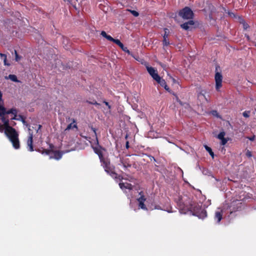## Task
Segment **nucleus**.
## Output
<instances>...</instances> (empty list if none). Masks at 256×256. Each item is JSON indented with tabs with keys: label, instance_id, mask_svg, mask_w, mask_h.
Instances as JSON below:
<instances>
[{
	"label": "nucleus",
	"instance_id": "obj_1",
	"mask_svg": "<svg viewBox=\"0 0 256 256\" xmlns=\"http://www.w3.org/2000/svg\"><path fill=\"white\" fill-rule=\"evenodd\" d=\"M17 113L16 108L6 110V109L0 104V118L4 123V133L15 149H18L20 148L18 134L14 128L10 126L9 119L21 120L19 116H17Z\"/></svg>",
	"mask_w": 256,
	"mask_h": 256
},
{
	"label": "nucleus",
	"instance_id": "obj_2",
	"mask_svg": "<svg viewBox=\"0 0 256 256\" xmlns=\"http://www.w3.org/2000/svg\"><path fill=\"white\" fill-rule=\"evenodd\" d=\"M186 210L192 212V214L197 216L200 218H204L207 216L206 210L201 209L198 204H190L186 206Z\"/></svg>",
	"mask_w": 256,
	"mask_h": 256
},
{
	"label": "nucleus",
	"instance_id": "obj_3",
	"mask_svg": "<svg viewBox=\"0 0 256 256\" xmlns=\"http://www.w3.org/2000/svg\"><path fill=\"white\" fill-rule=\"evenodd\" d=\"M98 156L102 162V166L104 168L105 171L112 177L116 178L117 174L114 172V167L110 165V160L104 158L102 154H98Z\"/></svg>",
	"mask_w": 256,
	"mask_h": 256
},
{
	"label": "nucleus",
	"instance_id": "obj_4",
	"mask_svg": "<svg viewBox=\"0 0 256 256\" xmlns=\"http://www.w3.org/2000/svg\"><path fill=\"white\" fill-rule=\"evenodd\" d=\"M179 15L184 19H191L193 18L194 13L188 7H186L179 12Z\"/></svg>",
	"mask_w": 256,
	"mask_h": 256
},
{
	"label": "nucleus",
	"instance_id": "obj_5",
	"mask_svg": "<svg viewBox=\"0 0 256 256\" xmlns=\"http://www.w3.org/2000/svg\"><path fill=\"white\" fill-rule=\"evenodd\" d=\"M214 79L216 82V90L218 91L222 86V74L219 72H216Z\"/></svg>",
	"mask_w": 256,
	"mask_h": 256
},
{
	"label": "nucleus",
	"instance_id": "obj_6",
	"mask_svg": "<svg viewBox=\"0 0 256 256\" xmlns=\"http://www.w3.org/2000/svg\"><path fill=\"white\" fill-rule=\"evenodd\" d=\"M146 70L154 80H156L158 79H159L160 76H158L157 70L156 69L151 66H146Z\"/></svg>",
	"mask_w": 256,
	"mask_h": 256
},
{
	"label": "nucleus",
	"instance_id": "obj_7",
	"mask_svg": "<svg viewBox=\"0 0 256 256\" xmlns=\"http://www.w3.org/2000/svg\"><path fill=\"white\" fill-rule=\"evenodd\" d=\"M32 138L33 134L31 132H29V136L27 140V146L28 149L30 152L34 151L33 146H32Z\"/></svg>",
	"mask_w": 256,
	"mask_h": 256
},
{
	"label": "nucleus",
	"instance_id": "obj_8",
	"mask_svg": "<svg viewBox=\"0 0 256 256\" xmlns=\"http://www.w3.org/2000/svg\"><path fill=\"white\" fill-rule=\"evenodd\" d=\"M62 154L59 151H53L52 150L51 154L50 156V158H54L56 160H58L61 158Z\"/></svg>",
	"mask_w": 256,
	"mask_h": 256
},
{
	"label": "nucleus",
	"instance_id": "obj_9",
	"mask_svg": "<svg viewBox=\"0 0 256 256\" xmlns=\"http://www.w3.org/2000/svg\"><path fill=\"white\" fill-rule=\"evenodd\" d=\"M225 134H226L224 132H221L217 136V138L221 140L222 145H224L228 142V140L224 138Z\"/></svg>",
	"mask_w": 256,
	"mask_h": 256
},
{
	"label": "nucleus",
	"instance_id": "obj_10",
	"mask_svg": "<svg viewBox=\"0 0 256 256\" xmlns=\"http://www.w3.org/2000/svg\"><path fill=\"white\" fill-rule=\"evenodd\" d=\"M222 210L218 209V210L216 212L214 216V220L217 222V223H219L220 222L222 219Z\"/></svg>",
	"mask_w": 256,
	"mask_h": 256
},
{
	"label": "nucleus",
	"instance_id": "obj_11",
	"mask_svg": "<svg viewBox=\"0 0 256 256\" xmlns=\"http://www.w3.org/2000/svg\"><path fill=\"white\" fill-rule=\"evenodd\" d=\"M72 122L67 126L66 128L65 129V131L70 130L74 128L77 129L78 127L76 120L74 118H72Z\"/></svg>",
	"mask_w": 256,
	"mask_h": 256
},
{
	"label": "nucleus",
	"instance_id": "obj_12",
	"mask_svg": "<svg viewBox=\"0 0 256 256\" xmlns=\"http://www.w3.org/2000/svg\"><path fill=\"white\" fill-rule=\"evenodd\" d=\"M119 186L120 188L122 190H123L128 189V190H132V186L131 184H128V182L126 183H122L120 182L119 184Z\"/></svg>",
	"mask_w": 256,
	"mask_h": 256
},
{
	"label": "nucleus",
	"instance_id": "obj_13",
	"mask_svg": "<svg viewBox=\"0 0 256 256\" xmlns=\"http://www.w3.org/2000/svg\"><path fill=\"white\" fill-rule=\"evenodd\" d=\"M242 196H243V198H241V201H242L243 202H245L246 200L249 199H252V194L246 193V192H244L242 195H241V197Z\"/></svg>",
	"mask_w": 256,
	"mask_h": 256
},
{
	"label": "nucleus",
	"instance_id": "obj_14",
	"mask_svg": "<svg viewBox=\"0 0 256 256\" xmlns=\"http://www.w3.org/2000/svg\"><path fill=\"white\" fill-rule=\"evenodd\" d=\"M194 24V22L192 20H189L187 22H185L182 24H181V27L185 30H188L190 28L189 26H192Z\"/></svg>",
	"mask_w": 256,
	"mask_h": 256
},
{
	"label": "nucleus",
	"instance_id": "obj_15",
	"mask_svg": "<svg viewBox=\"0 0 256 256\" xmlns=\"http://www.w3.org/2000/svg\"><path fill=\"white\" fill-rule=\"evenodd\" d=\"M241 24L242 25L244 30H246L247 32H249L250 30V28L249 24L248 23H246L244 20L242 18Z\"/></svg>",
	"mask_w": 256,
	"mask_h": 256
},
{
	"label": "nucleus",
	"instance_id": "obj_16",
	"mask_svg": "<svg viewBox=\"0 0 256 256\" xmlns=\"http://www.w3.org/2000/svg\"><path fill=\"white\" fill-rule=\"evenodd\" d=\"M6 78L10 79L12 81L14 82H20V81L18 80L16 76L14 74H10L8 77H6Z\"/></svg>",
	"mask_w": 256,
	"mask_h": 256
},
{
	"label": "nucleus",
	"instance_id": "obj_17",
	"mask_svg": "<svg viewBox=\"0 0 256 256\" xmlns=\"http://www.w3.org/2000/svg\"><path fill=\"white\" fill-rule=\"evenodd\" d=\"M206 91L202 90L198 94V98L200 100H203L204 98H205Z\"/></svg>",
	"mask_w": 256,
	"mask_h": 256
},
{
	"label": "nucleus",
	"instance_id": "obj_18",
	"mask_svg": "<svg viewBox=\"0 0 256 256\" xmlns=\"http://www.w3.org/2000/svg\"><path fill=\"white\" fill-rule=\"evenodd\" d=\"M156 81L162 87H164V86H166V85L165 80L162 79L160 76L159 77V79H158Z\"/></svg>",
	"mask_w": 256,
	"mask_h": 256
},
{
	"label": "nucleus",
	"instance_id": "obj_19",
	"mask_svg": "<svg viewBox=\"0 0 256 256\" xmlns=\"http://www.w3.org/2000/svg\"><path fill=\"white\" fill-rule=\"evenodd\" d=\"M0 56L2 60H4V64L5 66H10V64L7 62L6 60V56L5 54L0 53Z\"/></svg>",
	"mask_w": 256,
	"mask_h": 256
},
{
	"label": "nucleus",
	"instance_id": "obj_20",
	"mask_svg": "<svg viewBox=\"0 0 256 256\" xmlns=\"http://www.w3.org/2000/svg\"><path fill=\"white\" fill-rule=\"evenodd\" d=\"M204 146V148L206 150L207 152H209L210 154L212 156V158H214V154L212 152V150L211 149V148H210L209 146H208L206 145Z\"/></svg>",
	"mask_w": 256,
	"mask_h": 256
},
{
	"label": "nucleus",
	"instance_id": "obj_21",
	"mask_svg": "<svg viewBox=\"0 0 256 256\" xmlns=\"http://www.w3.org/2000/svg\"><path fill=\"white\" fill-rule=\"evenodd\" d=\"M21 121L23 123V124L28 127V130L29 132H30V126L26 123L24 118L22 116L19 115Z\"/></svg>",
	"mask_w": 256,
	"mask_h": 256
},
{
	"label": "nucleus",
	"instance_id": "obj_22",
	"mask_svg": "<svg viewBox=\"0 0 256 256\" xmlns=\"http://www.w3.org/2000/svg\"><path fill=\"white\" fill-rule=\"evenodd\" d=\"M52 150H44L41 152L42 154H46L47 155H50L51 154Z\"/></svg>",
	"mask_w": 256,
	"mask_h": 256
},
{
	"label": "nucleus",
	"instance_id": "obj_23",
	"mask_svg": "<svg viewBox=\"0 0 256 256\" xmlns=\"http://www.w3.org/2000/svg\"><path fill=\"white\" fill-rule=\"evenodd\" d=\"M120 164L124 168H126L128 167H130V166H131L130 164H126V162H124L122 160L120 161Z\"/></svg>",
	"mask_w": 256,
	"mask_h": 256
},
{
	"label": "nucleus",
	"instance_id": "obj_24",
	"mask_svg": "<svg viewBox=\"0 0 256 256\" xmlns=\"http://www.w3.org/2000/svg\"><path fill=\"white\" fill-rule=\"evenodd\" d=\"M113 42L118 45L120 47L122 46V44L120 42L119 40L114 39Z\"/></svg>",
	"mask_w": 256,
	"mask_h": 256
},
{
	"label": "nucleus",
	"instance_id": "obj_25",
	"mask_svg": "<svg viewBox=\"0 0 256 256\" xmlns=\"http://www.w3.org/2000/svg\"><path fill=\"white\" fill-rule=\"evenodd\" d=\"M120 48L122 50H124V52H126L128 54H130V55L132 56V54H131L130 51L128 49V48L126 47H125L124 46V44H122V47H120Z\"/></svg>",
	"mask_w": 256,
	"mask_h": 256
},
{
	"label": "nucleus",
	"instance_id": "obj_26",
	"mask_svg": "<svg viewBox=\"0 0 256 256\" xmlns=\"http://www.w3.org/2000/svg\"><path fill=\"white\" fill-rule=\"evenodd\" d=\"M170 44L169 40L168 38H163V45L164 46H167Z\"/></svg>",
	"mask_w": 256,
	"mask_h": 256
},
{
	"label": "nucleus",
	"instance_id": "obj_27",
	"mask_svg": "<svg viewBox=\"0 0 256 256\" xmlns=\"http://www.w3.org/2000/svg\"><path fill=\"white\" fill-rule=\"evenodd\" d=\"M14 54H15V60L16 62H19L21 59V56H19L17 53V52L14 50Z\"/></svg>",
	"mask_w": 256,
	"mask_h": 256
},
{
	"label": "nucleus",
	"instance_id": "obj_28",
	"mask_svg": "<svg viewBox=\"0 0 256 256\" xmlns=\"http://www.w3.org/2000/svg\"><path fill=\"white\" fill-rule=\"evenodd\" d=\"M246 139L249 140L251 141H254L255 140V136L253 135L252 136H244V140H246Z\"/></svg>",
	"mask_w": 256,
	"mask_h": 256
},
{
	"label": "nucleus",
	"instance_id": "obj_29",
	"mask_svg": "<svg viewBox=\"0 0 256 256\" xmlns=\"http://www.w3.org/2000/svg\"><path fill=\"white\" fill-rule=\"evenodd\" d=\"M164 34L163 35V38H168V36L169 30L168 28H164Z\"/></svg>",
	"mask_w": 256,
	"mask_h": 256
},
{
	"label": "nucleus",
	"instance_id": "obj_30",
	"mask_svg": "<svg viewBox=\"0 0 256 256\" xmlns=\"http://www.w3.org/2000/svg\"><path fill=\"white\" fill-rule=\"evenodd\" d=\"M211 114L212 116H216L217 118H220V115L218 114V112L216 110H212V112H211Z\"/></svg>",
	"mask_w": 256,
	"mask_h": 256
},
{
	"label": "nucleus",
	"instance_id": "obj_31",
	"mask_svg": "<svg viewBox=\"0 0 256 256\" xmlns=\"http://www.w3.org/2000/svg\"><path fill=\"white\" fill-rule=\"evenodd\" d=\"M246 157L248 158H251L252 156V152H250L248 150H247L246 152Z\"/></svg>",
	"mask_w": 256,
	"mask_h": 256
},
{
	"label": "nucleus",
	"instance_id": "obj_32",
	"mask_svg": "<svg viewBox=\"0 0 256 256\" xmlns=\"http://www.w3.org/2000/svg\"><path fill=\"white\" fill-rule=\"evenodd\" d=\"M139 206L143 210H146V208L144 204V202H139Z\"/></svg>",
	"mask_w": 256,
	"mask_h": 256
},
{
	"label": "nucleus",
	"instance_id": "obj_33",
	"mask_svg": "<svg viewBox=\"0 0 256 256\" xmlns=\"http://www.w3.org/2000/svg\"><path fill=\"white\" fill-rule=\"evenodd\" d=\"M250 111H245L242 113L244 116L248 118L250 116Z\"/></svg>",
	"mask_w": 256,
	"mask_h": 256
},
{
	"label": "nucleus",
	"instance_id": "obj_34",
	"mask_svg": "<svg viewBox=\"0 0 256 256\" xmlns=\"http://www.w3.org/2000/svg\"><path fill=\"white\" fill-rule=\"evenodd\" d=\"M145 200L146 199L143 196H140V197L138 199V202H144Z\"/></svg>",
	"mask_w": 256,
	"mask_h": 256
},
{
	"label": "nucleus",
	"instance_id": "obj_35",
	"mask_svg": "<svg viewBox=\"0 0 256 256\" xmlns=\"http://www.w3.org/2000/svg\"><path fill=\"white\" fill-rule=\"evenodd\" d=\"M180 212L181 213H184V214H186V212H183V210H184L182 209L183 208H184L185 204H184V206H183V205H181V204H180Z\"/></svg>",
	"mask_w": 256,
	"mask_h": 256
},
{
	"label": "nucleus",
	"instance_id": "obj_36",
	"mask_svg": "<svg viewBox=\"0 0 256 256\" xmlns=\"http://www.w3.org/2000/svg\"><path fill=\"white\" fill-rule=\"evenodd\" d=\"M131 13L134 16H138V12L135 10H130Z\"/></svg>",
	"mask_w": 256,
	"mask_h": 256
},
{
	"label": "nucleus",
	"instance_id": "obj_37",
	"mask_svg": "<svg viewBox=\"0 0 256 256\" xmlns=\"http://www.w3.org/2000/svg\"><path fill=\"white\" fill-rule=\"evenodd\" d=\"M106 38L108 40H110V41H112V42H113L114 39V38H112L110 36V35H108V36H106Z\"/></svg>",
	"mask_w": 256,
	"mask_h": 256
},
{
	"label": "nucleus",
	"instance_id": "obj_38",
	"mask_svg": "<svg viewBox=\"0 0 256 256\" xmlns=\"http://www.w3.org/2000/svg\"><path fill=\"white\" fill-rule=\"evenodd\" d=\"M101 35L106 38V36H108V34H106V32H104V31H102V32H101Z\"/></svg>",
	"mask_w": 256,
	"mask_h": 256
},
{
	"label": "nucleus",
	"instance_id": "obj_39",
	"mask_svg": "<svg viewBox=\"0 0 256 256\" xmlns=\"http://www.w3.org/2000/svg\"><path fill=\"white\" fill-rule=\"evenodd\" d=\"M92 131L94 132V136H96V130L95 128H92ZM96 142H98V138H96Z\"/></svg>",
	"mask_w": 256,
	"mask_h": 256
},
{
	"label": "nucleus",
	"instance_id": "obj_40",
	"mask_svg": "<svg viewBox=\"0 0 256 256\" xmlns=\"http://www.w3.org/2000/svg\"><path fill=\"white\" fill-rule=\"evenodd\" d=\"M104 103L105 104H106V106H108V109H109V110H110V108H111V106H110L108 104V102H104Z\"/></svg>",
	"mask_w": 256,
	"mask_h": 256
},
{
	"label": "nucleus",
	"instance_id": "obj_41",
	"mask_svg": "<svg viewBox=\"0 0 256 256\" xmlns=\"http://www.w3.org/2000/svg\"><path fill=\"white\" fill-rule=\"evenodd\" d=\"M244 35H245V36L246 37L248 40H250V38L248 34L247 33H245Z\"/></svg>",
	"mask_w": 256,
	"mask_h": 256
},
{
	"label": "nucleus",
	"instance_id": "obj_42",
	"mask_svg": "<svg viewBox=\"0 0 256 256\" xmlns=\"http://www.w3.org/2000/svg\"><path fill=\"white\" fill-rule=\"evenodd\" d=\"M164 88L167 91H168V92L170 91V88H169L168 86H167V84L166 85V86H164Z\"/></svg>",
	"mask_w": 256,
	"mask_h": 256
},
{
	"label": "nucleus",
	"instance_id": "obj_43",
	"mask_svg": "<svg viewBox=\"0 0 256 256\" xmlns=\"http://www.w3.org/2000/svg\"><path fill=\"white\" fill-rule=\"evenodd\" d=\"M176 101L180 103V104H182L181 101L178 98L177 96H176Z\"/></svg>",
	"mask_w": 256,
	"mask_h": 256
},
{
	"label": "nucleus",
	"instance_id": "obj_44",
	"mask_svg": "<svg viewBox=\"0 0 256 256\" xmlns=\"http://www.w3.org/2000/svg\"><path fill=\"white\" fill-rule=\"evenodd\" d=\"M38 129L37 130H36V132H38V130L41 128H42V126L41 125H38Z\"/></svg>",
	"mask_w": 256,
	"mask_h": 256
},
{
	"label": "nucleus",
	"instance_id": "obj_45",
	"mask_svg": "<svg viewBox=\"0 0 256 256\" xmlns=\"http://www.w3.org/2000/svg\"><path fill=\"white\" fill-rule=\"evenodd\" d=\"M204 100L206 102H209V100L206 96L205 98H204Z\"/></svg>",
	"mask_w": 256,
	"mask_h": 256
},
{
	"label": "nucleus",
	"instance_id": "obj_46",
	"mask_svg": "<svg viewBox=\"0 0 256 256\" xmlns=\"http://www.w3.org/2000/svg\"><path fill=\"white\" fill-rule=\"evenodd\" d=\"M3 130L2 126L0 124V132H2Z\"/></svg>",
	"mask_w": 256,
	"mask_h": 256
},
{
	"label": "nucleus",
	"instance_id": "obj_47",
	"mask_svg": "<svg viewBox=\"0 0 256 256\" xmlns=\"http://www.w3.org/2000/svg\"><path fill=\"white\" fill-rule=\"evenodd\" d=\"M126 148H129L128 142H127L126 143Z\"/></svg>",
	"mask_w": 256,
	"mask_h": 256
},
{
	"label": "nucleus",
	"instance_id": "obj_48",
	"mask_svg": "<svg viewBox=\"0 0 256 256\" xmlns=\"http://www.w3.org/2000/svg\"><path fill=\"white\" fill-rule=\"evenodd\" d=\"M2 93L0 91V100H2Z\"/></svg>",
	"mask_w": 256,
	"mask_h": 256
},
{
	"label": "nucleus",
	"instance_id": "obj_49",
	"mask_svg": "<svg viewBox=\"0 0 256 256\" xmlns=\"http://www.w3.org/2000/svg\"><path fill=\"white\" fill-rule=\"evenodd\" d=\"M238 202V200H236V201L235 202H233V206H234V205L235 203H236V202Z\"/></svg>",
	"mask_w": 256,
	"mask_h": 256
},
{
	"label": "nucleus",
	"instance_id": "obj_50",
	"mask_svg": "<svg viewBox=\"0 0 256 256\" xmlns=\"http://www.w3.org/2000/svg\"><path fill=\"white\" fill-rule=\"evenodd\" d=\"M132 108H133V109H134V110H136V106H132Z\"/></svg>",
	"mask_w": 256,
	"mask_h": 256
},
{
	"label": "nucleus",
	"instance_id": "obj_51",
	"mask_svg": "<svg viewBox=\"0 0 256 256\" xmlns=\"http://www.w3.org/2000/svg\"><path fill=\"white\" fill-rule=\"evenodd\" d=\"M93 104H98L96 102H95L93 103Z\"/></svg>",
	"mask_w": 256,
	"mask_h": 256
},
{
	"label": "nucleus",
	"instance_id": "obj_52",
	"mask_svg": "<svg viewBox=\"0 0 256 256\" xmlns=\"http://www.w3.org/2000/svg\"><path fill=\"white\" fill-rule=\"evenodd\" d=\"M255 46H256V44H255Z\"/></svg>",
	"mask_w": 256,
	"mask_h": 256
}]
</instances>
